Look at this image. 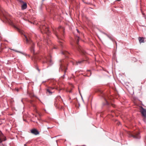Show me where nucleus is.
Segmentation results:
<instances>
[{
  "mask_svg": "<svg viewBox=\"0 0 146 146\" xmlns=\"http://www.w3.org/2000/svg\"><path fill=\"white\" fill-rule=\"evenodd\" d=\"M108 35L107 34L106 35V36H108Z\"/></svg>",
  "mask_w": 146,
  "mask_h": 146,
  "instance_id": "nucleus-38",
  "label": "nucleus"
},
{
  "mask_svg": "<svg viewBox=\"0 0 146 146\" xmlns=\"http://www.w3.org/2000/svg\"><path fill=\"white\" fill-rule=\"evenodd\" d=\"M131 136L135 139H139L140 138V133L139 132H136L134 135H131Z\"/></svg>",
  "mask_w": 146,
  "mask_h": 146,
  "instance_id": "nucleus-9",
  "label": "nucleus"
},
{
  "mask_svg": "<svg viewBox=\"0 0 146 146\" xmlns=\"http://www.w3.org/2000/svg\"><path fill=\"white\" fill-rule=\"evenodd\" d=\"M26 39V41L28 43H30L31 45V47L30 48L31 51V53H33V54H35L34 48V43L31 40H29L27 37L25 35H24Z\"/></svg>",
  "mask_w": 146,
  "mask_h": 146,
  "instance_id": "nucleus-4",
  "label": "nucleus"
},
{
  "mask_svg": "<svg viewBox=\"0 0 146 146\" xmlns=\"http://www.w3.org/2000/svg\"><path fill=\"white\" fill-rule=\"evenodd\" d=\"M11 50H12L13 51H14L15 52H18V53H21V54H23L22 52H20V51H18L17 50H15L14 49H11L10 48V49Z\"/></svg>",
  "mask_w": 146,
  "mask_h": 146,
  "instance_id": "nucleus-18",
  "label": "nucleus"
},
{
  "mask_svg": "<svg viewBox=\"0 0 146 146\" xmlns=\"http://www.w3.org/2000/svg\"><path fill=\"white\" fill-rule=\"evenodd\" d=\"M24 146H27L26 144H24Z\"/></svg>",
  "mask_w": 146,
  "mask_h": 146,
  "instance_id": "nucleus-35",
  "label": "nucleus"
},
{
  "mask_svg": "<svg viewBox=\"0 0 146 146\" xmlns=\"http://www.w3.org/2000/svg\"><path fill=\"white\" fill-rule=\"evenodd\" d=\"M59 70H61L62 71L64 70V73L66 74L68 68L66 66L68 65V63L64 60H60L59 62Z\"/></svg>",
  "mask_w": 146,
  "mask_h": 146,
  "instance_id": "nucleus-2",
  "label": "nucleus"
},
{
  "mask_svg": "<svg viewBox=\"0 0 146 146\" xmlns=\"http://www.w3.org/2000/svg\"><path fill=\"white\" fill-rule=\"evenodd\" d=\"M111 105L113 107H115V105H113V104H111Z\"/></svg>",
  "mask_w": 146,
  "mask_h": 146,
  "instance_id": "nucleus-28",
  "label": "nucleus"
},
{
  "mask_svg": "<svg viewBox=\"0 0 146 146\" xmlns=\"http://www.w3.org/2000/svg\"><path fill=\"white\" fill-rule=\"evenodd\" d=\"M31 132L33 134L37 135L39 134V132L36 129H33L31 130Z\"/></svg>",
  "mask_w": 146,
  "mask_h": 146,
  "instance_id": "nucleus-10",
  "label": "nucleus"
},
{
  "mask_svg": "<svg viewBox=\"0 0 146 146\" xmlns=\"http://www.w3.org/2000/svg\"><path fill=\"white\" fill-rule=\"evenodd\" d=\"M90 75H91V72H90Z\"/></svg>",
  "mask_w": 146,
  "mask_h": 146,
  "instance_id": "nucleus-39",
  "label": "nucleus"
},
{
  "mask_svg": "<svg viewBox=\"0 0 146 146\" xmlns=\"http://www.w3.org/2000/svg\"><path fill=\"white\" fill-rule=\"evenodd\" d=\"M110 36H111V35H108V36H108V38H109V37H110Z\"/></svg>",
  "mask_w": 146,
  "mask_h": 146,
  "instance_id": "nucleus-34",
  "label": "nucleus"
},
{
  "mask_svg": "<svg viewBox=\"0 0 146 146\" xmlns=\"http://www.w3.org/2000/svg\"><path fill=\"white\" fill-rule=\"evenodd\" d=\"M44 41L49 46L50 43V40L48 38L47 40H45Z\"/></svg>",
  "mask_w": 146,
  "mask_h": 146,
  "instance_id": "nucleus-16",
  "label": "nucleus"
},
{
  "mask_svg": "<svg viewBox=\"0 0 146 146\" xmlns=\"http://www.w3.org/2000/svg\"><path fill=\"white\" fill-rule=\"evenodd\" d=\"M139 40L140 43L141 42L143 43L144 42V40L143 37H139Z\"/></svg>",
  "mask_w": 146,
  "mask_h": 146,
  "instance_id": "nucleus-15",
  "label": "nucleus"
},
{
  "mask_svg": "<svg viewBox=\"0 0 146 146\" xmlns=\"http://www.w3.org/2000/svg\"><path fill=\"white\" fill-rule=\"evenodd\" d=\"M37 70H38V71L39 72L40 71V70L38 68H37Z\"/></svg>",
  "mask_w": 146,
  "mask_h": 146,
  "instance_id": "nucleus-33",
  "label": "nucleus"
},
{
  "mask_svg": "<svg viewBox=\"0 0 146 146\" xmlns=\"http://www.w3.org/2000/svg\"><path fill=\"white\" fill-rule=\"evenodd\" d=\"M38 116L40 117L41 116V115L39 113H38Z\"/></svg>",
  "mask_w": 146,
  "mask_h": 146,
  "instance_id": "nucleus-30",
  "label": "nucleus"
},
{
  "mask_svg": "<svg viewBox=\"0 0 146 146\" xmlns=\"http://www.w3.org/2000/svg\"><path fill=\"white\" fill-rule=\"evenodd\" d=\"M61 98V97L60 96H57L55 98V101H54V105L57 108V105L58 104V102L57 100H58L59 99H60Z\"/></svg>",
  "mask_w": 146,
  "mask_h": 146,
  "instance_id": "nucleus-12",
  "label": "nucleus"
},
{
  "mask_svg": "<svg viewBox=\"0 0 146 146\" xmlns=\"http://www.w3.org/2000/svg\"><path fill=\"white\" fill-rule=\"evenodd\" d=\"M78 90H79V93L80 94V95H81V97H82V95H81V94L80 92V90H79V88H78Z\"/></svg>",
  "mask_w": 146,
  "mask_h": 146,
  "instance_id": "nucleus-24",
  "label": "nucleus"
},
{
  "mask_svg": "<svg viewBox=\"0 0 146 146\" xmlns=\"http://www.w3.org/2000/svg\"><path fill=\"white\" fill-rule=\"evenodd\" d=\"M58 42H59L60 45L61 46V47H62L63 46V42H62L61 41L59 40L58 41Z\"/></svg>",
  "mask_w": 146,
  "mask_h": 146,
  "instance_id": "nucleus-20",
  "label": "nucleus"
},
{
  "mask_svg": "<svg viewBox=\"0 0 146 146\" xmlns=\"http://www.w3.org/2000/svg\"><path fill=\"white\" fill-rule=\"evenodd\" d=\"M82 62H83V61H78V62H77V64H80Z\"/></svg>",
  "mask_w": 146,
  "mask_h": 146,
  "instance_id": "nucleus-21",
  "label": "nucleus"
},
{
  "mask_svg": "<svg viewBox=\"0 0 146 146\" xmlns=\"http://www.w3.org/2000/svg\"><path fill=\"white\" fill-rule=\"evenodd\" d=\"M65 74H65V73H64V75H63V76H62V78H64V76H65Z\"/></svg>",
  "mask_w": 146,
  "mask_h": 146,
  "instance_id": "nucleus-23",
  "label": "nucleus"
},
{
  "mask_svg": "<svg viewBox=\"0 0 146 146\" xmlns=\"http://www.w3.org/2000/svg\"><path fill=\"white\" fill-rule=\"evenodd\" d=\"M28 56H29V57H30V55H28Z\"/></svg>",
  "mask_w": 146,
  "mask_h": 146,
  "instance_id": "nucleus-37",
  "label": "nucleus"
},
{
  "mask_svg": "<svg viewBox=\"0 0 146 146\" xmlns=\"http://www.w3.org/2000/svg\"><path fill=\"white\" fill-rule=\"evenodd\" d=\"M109 38L110 39H111V40H112L113 42H115L116 44V45L117 46V42H116V41H115L114 40H113V38L112 36H110Z\"/></svg>",
  "mask_w": 146,
  "mask_h": 146,
  "instance_id": "nucleus-17",
  "label": "nucleus"
},
{
  "mask_svg": "<svg viewBox=\"0 0 146 146\" xmlns=\"http://www.w3.org/2000/svg\"><path fill=\"white\" fill-rule=\"evenodd\" d=\"M68 92L69 93H72V90H70L68 91Z\"/></svg>",
  "mask_w": 146,
  "mask_h": 146,
  "instance_id": "nucleus-27",
  "label": "nucleus"
},
{
  "mask_svg": "<svg viewBox=\"0 0 146 146\" xmlns=\"http://www.w3.org/2000/svg\"><path fill=\"white\" fill-rule=\"evenodd\" d=\"M76 31H77V32L78 33H80V31H79V30H78V29H76Z\"/></svg>",
  "mask_w": 146,
  "mask_h": 146,
  "instance_id": "nucleus-22",
  "label": "nucleus"
},
{
  "mask_svg": "<svg viewBox=\"0 0 146 146\" xmlns=\"http://www.w3.org/2000/svg\"><path fill=\"white\" fill-rule=\"evenodd\" d=\"M4 15V17L5 18V19L7 20V18H6V17L5 16V15Z\"/></svg>",
  "mask_w": 146,
  "mask_h": 146,
  "instance_id": "nucleus-32",
  "label": "nucleus"
},
{
  "mask_svg": "<svg viewBox=\"0 0 146 146\" xmlns=\"http://www.w3.org/2000/svg\"><path fill=\"white\" fill-rule=\"evenodd\" d=\"M64 31V29L63 27L61 26H59L58 28L53 30L54 34L58 39H62L63 38V35Z\"/></svg>",
  "mask_w": 146,
  "mask_h": 146,
  "instance_id": "nucleus-1",
  "label": "nucleus"
},
{
  "mask_svg": "<svg viewBox=\"0 0 146 146\" xmlns=\"http://www.w3.org/2000/svg\"><path fill=\"white\" fill-rule=\"evenodd\" d=\"M23 4L21 5V9L22 10L26 9L27 7V3L24 2H23Z\"/></svg>",
  "mask_w": 146,
  "mask_h": 146,
  "instance_id": "nucleus-13",
  "label": "nucleus"
},
{
  "mask_svg": "<svg viewBox=\"0 0 146 146\" xmlns=\"http://www.w3.org/2000/svg\"><path fill=\"white\" fill-rule=\"evenodd\" d=\"M42 62L43 64L47 63L49 64V65H51L53 64V62L51 59H48L46 57H45L44 58Z\"/></svg>",
  "mask_w": 146,
  "mask_h": 146,
  "instance_id": "nucleus-6",
  "label": "nucleus"
},
{
  "mask_svg": "<svg viewBox=\"0 0 146 146\" xmlns=\"http://www.w3.org/2000/svg\"><path fill=\"white\" fill-rule=\"evenodd\" d=\"M45 0H42V1L43 2Z\"/></svg>",
  "mask_w": 146,
  "mask_h": 146,
  "instance_id": "nucleus-40",
  "label": "nucleus"
},
{
  "mask_svg": "<svg viewBox=\"0 0 146 146\" xmlns=\"http://www.w3.org/2000/svg\"><path fill=\"white\" fill-rule=\"evenodd\" d=\"M69 99L70 100L71 99V98L70 97L69 98Z\"/></svg>",
  "mask_w": 146,
  "mask_h": 146,
  "instance_id": "nucleus-41",
  "label": "nucleus"
},
{
  "mask_svg": "<svg viewBox=\"0 0 146 146\" xmlns=\"http://www.w3.org/2000/svg\"><path fill=\"white\" fill-rule=\"evenodd\" d=\"M62 53L66 57H68L70 54V53L68 52L65 50L62 51Z\"/></svg>",
  "mask_w": 146,
  "mask_h": 146,
  "instance_id": "nucleus-11",
  "label": "nucleus"
},
{
  "mask_svg": "<svg viewBox=\"0 0 146 146\" xmlns=\"http://www.w3.org/2000/svg\"><path fill=\"white\" fill-rule=\"evenodd\" d=\"M46 92H48L49 94H50L52 93V92L50 91V90L49 89H48L46 90Z\"/></svg>",
  "mask_w": 146,
  "mask_h": 146,
  "instance_id": "nucleus-19",
  "label": "nucleus"
},
{
  "mask_svg": "<svg viewBox=\"0 0 146 146\" xmlns=\"http://www.w3.org/2000/svg\"><path fill=\"white\" fill-rule=\"evenodd\" d=\"M78 90H79V93L80 94V95H81V97H82V95H81V94L80 92V90H79V88H78Z\"/></svg>",
  "mask_w": 146,
  "mask_h": 146,
  "instance_id": "nucleus-25",
  "label": "nucleus"
},
{
  "mask_svg": "<svg viewBox=\"0 0 146 146\" xmlns=\"http://www.w3.org/2000/svg\"><path fill=\"white\" fill-rule=\"evenodd\" d=\"M105 102L103 103V105H107L108 106H109L110 104L109 103V101H108L106 98H104Z\"/></svg>",
  "mask_w": 146,
  "mask_h": 146,
  "instance_id": "nucleus-14",
  "label": "nucleus"
},
{
  "mask_svg": "<svg viewBox=\"0 0 146 146\" xmlns=\"http://www.w3.org/2000/svg\"><path fill=\"white\" fill-rule=\"evenodd\" d=\"M13 27H14V28H16V29H18V28H17V27H15V26L14 25H13Z\"/></svg>",
  "mask_w": 146,
  "mask_h": 146,
  "instance_id": "nucleus-26",
  "label": "nucleus"
},
{
  "mask_svg": "<svg viewBox=\"0 0 146 146\" xmlns=\"http://www.w3.org/2000/svg\"><path fill=\"white\" fill-rule=\"evenodd\" d=\"M104 33V34L105 35H106L107 34L106 33Z\"/></svg>",
  "mask_w": 146,
  "mask_h": 146,
  "instance_id": "nucleus-36",
  "label": "nucleus"
},
{
  "mask_svg": "<svg viewBox=\"0 0 146 146\" xmlns=\"http://www.w3.org/2000/svg\"><path fill=\"white\" fill-rule=\"evenodd\" d=\"M6 140V137L4 136L3 134L1 131H0V143H1L3 141H5Z\"/></svg>",
  "mask_w": 146,
  "mask_h": 146,
  "instance_id": "nucleus-8",
  "label": "nucleus"
},
{
  "mask_svg": "<svg viewBox=\"0 0 146 146\" xmlns=\"http://www.w3.org/2000/svg\"><path fill=\"white\" fill-rule=\"evenodd\" d=\"M40 28L42 32V31H44L45 33L47 34V35L49 34L50 33V32L49 31V29L47 25H41L40 26Z\"/></svg>",
  "mask_w": 146,
  "mask_h": 146,
  "instance_id": "nucleus-5",
  "label": "nucleus"
},
{
  "mask_svg": "<svg viewBox=\"0 0 146 146\" xmlns=\"http://www.w3.org/2000/svg\"><path fill=\"white\" fill-rule=\"evenodd\" d=\"M57 48V47H56L54 46L53 47V48L54 49H56Z\"/></svg>",
  "mask_w": 146,
  "mask_h": 146,
  "instance_id": "nucleus-29",
  "label": "nucleus"
},
{
  "mask_svg": "<svg viewBox=\"0 0 146 146\" xmlns=\"http://www.w3.org/2000/svg\"><path fill=\"white\" fill-rule=\"evenodd\" d=\"M23 118H24V117ZM23 119L24 121H26V120L25 119H24V118H23Z\"/></svg>",
  "mask_w": 146,
  "mask_h": 146,
  "instance_id": "nucleus-31",
  "label": "nucleus"
},
{
  "mask_svg": "<svg viewBox=\"0 0 146 146\" xmlns=\"http://www.w3.org/2000/svg\"><path fill=\"white\" fill-rule=\"evenodd\" d=\"M88 71L89 72H90V70H88Z\"/></svg>",
  "mask_w": 146,
  "mask_h": 146,
  "instance_id": "nucleus-42",
  "label": "nucleus"
},
{
  "mask_svg": "<svg viewBox=\"0 0 146 146\" xmlns=\"http://www.w3.org/2000/svg\"><path fill=\"white\" fill-rule=\"evenodd\" d=\"M79 39L80 38L78 36H77L75 38L76 40V42L77 44V45L76 46V48L79 52L82 53L83 54H85V51L78 44V42L79 41Z\"/></svg>",
  "mask_w": 146,
  "mask_h": 146,
  "instance_id": "nucleus-3",
  "label": "nucleus"
},
{
  "mask_svg": "<svg viewBox=\"0 0 146 146\" xmlns=\"http://www.w3.org/2000/svg\"><path fill=\"white\" fill-rule=\"evenodd\" d=\"M140 111L142 115L145 117L143 119V121L144 122L146 123V109L142 107L140 110Z\"/></svg>",
  "mask_w": 146,
  "mask_h": 146,
  "instance_id": "nucleus-7",
  "label": "nucleus"
}]
</instances>
